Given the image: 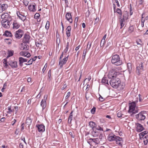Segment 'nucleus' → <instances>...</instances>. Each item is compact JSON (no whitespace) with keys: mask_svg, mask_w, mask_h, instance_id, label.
<instances>
[{"mask_svg":"<svg viewBox=\"0 0 148 148\" xmlns=\"http://www.w3.org/2000/svg\"><path fill=\"white\" fill-rule=\"evenodd\" d=\"M111 62L116 66H119L122 64V62L120 60L119 56L117 54L112 56Z\"/></svg>","mask_w":148,"mask_h":148,"instance_id":"nucleus-1","label":"nucleus"},{"mask_svg":"<svg viewBox=\"0 0 148 148\" xmlns=\"http://www.w3.org/2000/svg\"><path fill=\"white\" fill-rule=\"evenodd\" d=\"M136 102H133L129 103V109L128 112L135 114L138 112V110L136 106Z\"/></svg>","mask_w":148,"mask_h":148,"instance_id":"nucleus-2","label":"nucleus"},{"mask_svg":"<svg viewBox=\"0 0 148 148\" xmlns=\"http://www.w3.org/2000/svg\"><path fill=\"white\" fill-rule=\"evenodd\" d=\"M121 83L120 79L118 78L111 79L110 81L111 86L114 88H117Z\"/></svg>","mask_w":148,"mask_h":148,"instance_id":"nucleus-3","label":"nucleus"},{"mask_svg":"<svg viewBox=\"0 0 148 148\" xmlns=\"http://www.w3.org/2000/svg\"><path fill=\"white\" fill-rule=\"evenodd\" d=\"M27 11L25 10H23L21 11L17 12V14L19 18L22 21H24L26 18Z\"/></svg>","mask_w":148,"mask_h":148,"instance_id":"nucleus-4","label":"nucleus"},{"mask_svg":"<svg viewBox=\"0 0 148 148\" xmlns=\"http://www.w3.org/2000/svg\"><path fill=\"white\" fill-rule=\"evenodd\" d=\"M23 34V31L19 29L15 32L14 36L16 38L20 39L22 37Z\"/></svg>","mask_w":148,"mask_h":148,"instance_id":"nucleus-5","label":"nucleus"},{"mask_svg":"<svg viewBox=\"0 0 148 148\" xmlns=\"http://www.w3.org/2000/svg\"><path fill=\"white\" fill-rule=\"evenodd\" d=\"M48 96L47 95H45L44 96L43 99L42 100L40 103V106L42 107V111L45 108L46 106V101L47 99Z\"/></svg>","mask_w":148,"mask_h":148,"instance_id":"nucleus-6","label":"nucleus"},{"mask_svg":"<svg viewBox=\"0 0 148 148\" xmlns=\"http://www.w3.org/2000/svg\"><path fill=\"white\" fill-rule=\"evenodd\" d=\"M29 10L31 12H35L36 10V4L34 2L31 3L28 6Z\"/></svg>","mask_w":148,"mask_h":148,"instance_id":"nucleus-7","label":"nucleus"},{"mask_svg":"<svg viewBox=\"0 0 148 148\" xmlns=\"http://www.w3.org/2000/svg\"><path fill=\"white\" fill-rule=\"evenodd\" d=\"M2 26L5 28H9L10 27V22L8 20H3L1 21Z\"/></svg>","mask_w":148,"mask_h":148,"instance_id":"nucleus-8","label":"nucleus"},{"mask_svg":"<svg viewBox=\"0 0 148 148\" xmlns=\"http://www.w3.org/2000/svg\"><path fill=\"white\" fill-rule=\"evenodd\" d=\"M103 129L101 127V129L98 130L97 129L92 130V131L91 132V135L94 137H97L100 134V132L98 131H103Z\"/></svg>","mask_w":148,"mask_h":148,"instance_id":"nucleus-9","label":"nucleus"},{"mask_svg":"<svg viewBox=\"0 0 148 148\" xmlns=\"http://www.w3.org/2000/svg\"><path fill=\"white\" fill-rule=\"evenodd\" d=\"M108 76L109 78L114 79L116 78V73L114 70L112 69L109 72Z\"/></svg>","mask_w":148,"mask_h":148,"instance_id":"nucleus-10","label":"nucleus"},{"mask_svg":"<svg viewBox=\"0 0 148 148\" xmlns=\"http://www.w3.org/2000/svg\"><path fill=\"white\" fill-rule=\"evenodd\" d=\"M89 125L90 127L91 128L92 130L97 129L98 130L101 129V127L99 126H97V124L93 121H90L89 123Z\"/></svg>","mask_w":148,"mask_h":148,"instance_id":"nucleus-11","label":"nucleus"},{"mask_svg":"<svg viewBox=\"0 0 148 148\" xmlns=\"http://www.w3.org/2000/svg\"><path fill=\"white\" fill-rule=\"evenodd\" d=\"M69 56H68L67 57H65L63 58L62 59H61L59 60V64L60 65V67L62 68L64 65L65 64L67 61Z\"/></svg>","mask_w":148,"mask_h":148,"instance_id":"nucleus-12","label":"nucleus"},{"mask_svg":"<svg viewBox=\"0 0 148 148\" xmlns=\"http://www.w3.org/2000/svg\"><path fill=\"white\" fill-rule=\"evenodd\" d=\"M136 118L139 121L143 120L145 118V116L144 114L141 112L136 115Z\"/></svg>","mask_w":148,"mask_h":148,"instance_id":"nucleus-13","label":"nucleus"},{"mask_svg":"<svg viewBox=\"0 0 148 148\" xmlns=\"http://www.w3.org/2000/svg\"><path fill=\"white\" fill-rule=\"evenodd\" d=\"M30 39V36L27 34H25L23 38V43H27L29 42Z\"/></svg>","mask_w":148,"mask_h":148,"instance_id":"nucleus-14","label":"nucleus"},{"mask_svg":"<svg viewBox=\"0 0 148 148\" xmlns=\"http://www.w3.org/2000/svg\"><path fill=\"white\" fill-rule=\"evenodd\" d=\"M36 127L37 128L39 132H43L45 131V126L42 124L37 125Z\"/></svg>","mask_w":148,"mask_h":148,"instance_id":"nucleus-15","label":"nucleus"},{"mask_svg":"<svg viewBox=\"0 0 148 148\" xmlns=\"http://www.w3.org/2000/svg\"><path fill=\"white\" fill-rule=\"evenodd\" d=\"M65 18L66 20L70 23L73 22L72 15L71 13L67 12L65 16Z\"/></svg>","mask_w":148,"mask_h":148,"instance_id":"nucleus-16","label":"nucleus"},{"mask_svg":"<svg viewBox=\"0 0 148 148\" xmlns=\"http://www.w3.org/2000/svg\"><path fill=\"white\" fill-rule=\"evenodd\" d=\"M136 130L138 132H141L144 130V128L143 127V125L141 124L137 123L136 124Z\"/></svg>","mask_w":148,"mask_h":148,"instance_id":"nucleus-17","label":"nucleus"},{"mask_svg":"<svg viewBox=\"0 0 148 148\" xmlns=\"http://www.w3.org/2000/svg\"><path fill=\"white\" fill-rule=\"evenodd\" d=\"M20 55L22 56H24L27 58H29L31 56V54L28 51H22L20 53Z\"/></svg>","mask_w":148,"mask_h":148,"instance_id":"nucleus-18","label":"nucleus"},{"mask_svg":"<svg viewBox=\"0 0 148 148\" xmlns=\"http://www.w3.org/2000/svg\"><path fill=\"white\" fill-rule=\"evenodd\" d=\"M9 64L12 68H16L18 66L17 62L15 61H11L9 62Z\"/></svg>","mask_w":148,"mask_h":148,"instance_id":"nucleus-19","label":"nucleus"},{"mask_svg":"<svg viewBox=\"0 0 148 148\" xmlns=\"http://www.w3.org/2000/svg\"><path fill=\"white\" fill-rule=\"evenodd\" d=\"M116 136V135L113 133H111L108 136V140L110 142L113 141V140H114Z\"/></svg>","mask_w":148,"mask_h":148,"instance_id":"nucleus-20","label":"nucleus"},{"mask_svg":"<svg viewBox=\"0 0 148 148\" xmlns=\"http://www.w3.org/2000/svg\"><path fill=\"white\" fill-rule=\"evenodd\" d=\"M8 8L7 4H3L0 6V13L6 10Z\"/></svg>","mask_w":148,"mask_h":148,"instance_id":"nucleus-21","label":"nucleus"},{"mask_svg":"<svg viewBox=\"0 0 148 148\" xmlns=\"http://www.w3.org/2000/svg\"><path fill=\"white\" fill-rule=\"evenodd\" d=\"M117 138L116 143L119 145L122 146L123 142V139L119 136Z\"/></svg>","mask_w":148,"mask_h":148,"instance_id":"nucleus-22","label":"nucleus"},{"mask_svg":"<svg viewBox=\"0 0 148 148\" xmlns=\"http://www.w3.org/2000/svg\"><path fill=\"white\" fill-rule=\"evenodd\" d=\"M143 63L140 62L138 65H137L136 67V71H138V73H140V70H143Z\"/></svg>","mask_w":148,"mask_h":148,"instance_id":"nucleus-23","label":"nucleus"},{"mask_svg":"<svg viewBox=\"0 0 148 148\" xmlns=\"http://www.w3.org/2000/svg\"><path fill=\"white\" fill-rule=\"evenodd\" d=\"M13 29H17L20 26V25L18 22L16 21L15 20L14 21L13 23Z\"/></svg>","mask_w":148,"mask_h":148,"instance_id":"nucleus-24","label":"nucleus"},{"mask_svg":"<svg viewBox=\"0 0 148 148\" xmlns=\"http://www.w3.org/2000/svg\"><path fill=\"white\" fill-rule=\"evenodd\" d=\"M71 27L68 26L66 29V35L67 37H69L71 36Z\"/></svg>","mask_w":148,"mask_h":148,"instance_id":"nucleus-25","label":"nucleus"},{"mask_svg":"<svg viewBox=\"0 0 148 148\" xmlns=\"http://www.w3.org/2000/svg\"><path fill=\"white\" fill-rule=\"evenodd\" d=\"M19 65L22 66L23 65V63L27 61V60L26 59H25L22 57H20L18 58Z\"/></svg>","mask_w":148,"mask_h":148,"instance_id":"nucleus-26","label":"nucleus"},{"mask_svg":"<svg viewBox=\"0 0 148 148\" xmlns=\"http://www.w3.org/2000/svg\"><path fill=\"white\" fill-rule=\"evenodd\" d=\"M29 46L25 44L22 43L21 45L20 49L21 50H27L29 49Z\"/></svg>","mask_w":148,"mask_h":148,"instance_id":"nucleus-27","label":"nucleus"},{"mask_svg":"<svg viewBox=\"0 0 148 148\" xmlns=\"http://www.w3.org/2000/svg\"><path fill=\"white\" fill-rule=\"evenodd\" d=\"M9 16L10 15L8 14V13H4L1 15V18L3 20L5 19V20H8L7 19L9 17Z\"/></svg>","mask_w":148,"mask_h":148,"instance_id":"nucleus-28","label":"nucleus"},{"mask_svg":"<svg viewBox=\"0 0 148 148\" xmlns=\"http://www.w3.org/2000/svg\"><path fill=\"white\" fill-rule=\"evenodd\" d=\"M125 19L124 18V16L123 18H121L119 20V23L121 25L120 29H122L125 25Z\"/></svg>","mask_w":148,"mask_h":148,"instance_id":"nucleus-29","label":"nucleus"},{"mask_svg":"<svg viewBox=\"0 0 148 148\" xmlns=\"http://www.w3.org/2000/svg\"><path fill=\"white\" fill-rule=\"evenodd\" d=\"M73 111H72L71 112V113H70V114L69 116V118H68V123H71V121L72 120V118L73 116Z\"/></svg>","mask_w":148,"mask_h":148,"instance_id":"nucleus-30","label":"nucleus"},{"mask_svg":"<svg viewBox=\"0 0 148 148\" xmlns=\"http://www.w3.org/2000/svg\"><path fill=\"white\" fill-rule=\"evenodd\" d=\"M148 132L147 131H145L143 132H142L140 133L139 134V135L140 137V138H143V137L146 134H147Z\"/></svg>","mask_w":148,"mask_h":148,"instance_id":"nucleus-31","label":"nucleus"},{"mask_svg":"<svg viewBox=\"0 0 148 148\" xmlns=\"http://www.w3.org/2000/svg\"><path fill=\"white\" fill-rule=\"evenodd\" d=\"M32 121V119L31 118L29 117H28L26 119V123L29 125L31 124Z\"/></svg>","mask_w":148,"mask_h":148,"instance_id":"nucleus-32","label":"nucleus"},{"mask_svg":"<svg viewBox=\"0 0 148 148\" xmlns=\"http://www.w3.org/2000/svg\"><path fill=\"white\" fill-rule=\"evenodd\" d=\"M101 82L105 84H108V80L107 79V78L105 77H103L102 79Z\"/></svg>","mask_w":148,"mask_h":148,"instance_id":"nucleus-33","label":"nucleus"},{"mask_svg":"<svg viewBox=\"0 0 148 148\" xmlns=\"http://www.w3.org/2000/svg\"><path fill=\"white\" fill-rule=\"evenodd\" d=\"M4 35L6 36L11 37L12 36V34L11 32L8 31H5Z\"/></svg>","mask_w":148,"mask_h":148,"instance_id":"nucleus-34","label":"nucleus"},{"mask_svg":"<svg viewBox=\"0 0 148 148\" xmlns=\"http://www.w3.org/2000/svg\"><path fill=\"white\" fill-rule=\"evenodd\" d=\"M3 60V63L4 64V67L5 68H7L8 66V65L7 64V62L6 59H4Z\"/></svg>","mask_w":148,"mask_h":148,"instance_id":"nucleus-35","label":"nucleus"},{"mask_svg":"<svg viewBox=\"0 0 148 148\" xmlns=\"http://www.w3.org/2000/svg\"><path fill=\"white\" fill-rule=\"evenodd\" d=\"M23 2L25 6L26 7L28 5L30 0H23Z\"/></svg>","mask_w":148,"mask_h":148,"instance_id":"nucleus-36","label":"nucleus"},{"mask_svg":"<svg viewBox=\"0 0 148 148\" xmlns=\"http://www.w3.org/2000/svg\"><path fill=\"white\" fill-rule=\"evenodd\" d=\"M116 12L120 16V18H121V16L122 15V12L121 10L119 8H117L116 9Z\"/></svg>","mask_w":148,"mask_h":148,"instance_id":"nucleus-37","label":"nucleus"},{"mask_svg":"<svg viewBox=\"0 0 148 148\" xmlns=\"http://www.w3.org/2000/svg\"><path fill=\"white\" fill-rule=\"evenodd\" d=\"M134 27L133 26H130L129 27V28L128 32L130 33H131L134 31Z\"/></svg>","mask_w":148,"mask_h":148,"instance_id":"nucleus-38","label":"nucleus"},{"mask_svg":"<svg viewBox=\"0 0 148 148\" xmlns=\"http://www.w3.org/2000/svg\"><path fill=\"white\" fill-rule=\"evenodd\" d=\"M69 47V42H67L66 43V46L65 49L64 50V52L65 53H66L68 51Z\"/></svg>","mask_w":148,"mask_h":148,"instance_id":"nucleus-39","label":"nucleus"},{"mask_svg":"<svg viewBox=\"0 0 148 148\" xmlns=\"http://www.w3.org/2000/svg\"><path fill=\"white\" fill-rule=\"evenodd\" d=\"M36 47H40L42 46V43L41 41H39L36 42Z\"/></svg>","mask_w":148,"mask_h":148,"instance_id":"nucleus-40","label":"nucleus"},{"mask_svg":"<svg viewBox=\"0 0 148 148\" xmlns=\"http://www.w3.org/2000/svg\"><path fill=\"white\" fill-rule=\"evenodd\" d=\"M93 139L90 138L88 140L87 142L90 145H92L93 143Z\"/></svg>","mask_w":148,"mask_h":148,"instance_id":"nucleus-41","label":"nucleus"},{"mask_svg":"<svg viewBox=\"0 0 148 148\" xmlns=\"http://www.w3.org/2000/svg\"><path fill=\"white\" fill-rule=\"evenodd\" d=\"M106 37V34H105L103 37L102 39L101 42V43L103 42V44H104L105 43V39Z\"/></svg>","mask_w":148,"mask_h":148,"instance_id":"nucleus-42","label":"nucleus"},{"mask_svg":"<svg viewBox=\"0 0 148 148\" xmlns=\"http://www.w3.org/2000/svg\"><path fill=\"white\" fill-rule=\"evenodd\" d=\"M8 57H9L12 56L13 55L14 53V51L12 50H10L8 51Z\"/></svg>","mask_w":148,"mask_h":148,"instance_id":"nucleus-43","label":"nucleus"},{"mask_svg":"<svg viewBox=\"0 0 148 148\" xmlns=\"http://www.w3.org/2000/svg\"><path fill=\"white\" fill-rule=\"evenodd\" d=\"M49 21H47V23L46 24V25L45 26V28L46 29L48 30L49 28Z\"/></svg>","mask_w":148,"mask_h":148,"instance_id":"nucleus-44","label":"nucleus"},{"mask_svg":"<svg viewBox=\"0 0 148 148\" xmlns=\"http://www.w3.org/2000/svg\"><path fill=\"white\" fill-rule=\"evenodd\" d=\"M91 44L92 43L91 42H88V43L86 49H88V50H89L91 47Z\"/></svg>","mask_w":148,"mask_h":148,"instance_id":"nucleus-45","label":"nucleus"},{"mask_svg":"<svg viewBox=\"0 0 148 148\" xmlns=\"http://www.w3.org/2000/svg\"><path fill=\"white\" fill-rule=\"evenodd\" d=\"M123 115L122 112L121 111L117 113V116L119 118L121 117Z\"/></svg>","mask_w":148,"mask_h":148,"instance_id":"nucleus-46","label":"nucleus"},{"mask_svg":"<svg viewBox=\"0 0 148 148\" xmlns=\"http://www.w3.org/2000/svg\"><path fill=\"white\" fill-rule=\"evenodd\" d=\"M5 41L8 44L10 45L11 43V40L10 39H5Z\"/></svg>","mask_w":148,"mask_h":148,"instance_id":"nucleus-47","label":"nucleus"},{"mask_svg":"<svg viewBox=\"0 0 148 148\" xmlns=\"http://www.w3.org/2000/svg\"><path fill=\"white\" fill-rule=\"evenodd\" d=\"M93 143H95L96 144H97L99 143V140L98 138H93Z\"/></svg>","mask_w":148,"mask_h":148,"instance_id":"nucleus-48","label":"nucleus"},{"mask_svg":"<svg viewBox=\"0 0 148 148\" xmlns=\"http://www.w3.org/2000/svg\"><path fill=\"white\" fill-rule=\"evenodd\" d=\"M139 100L140 101H142L144 99L143 96H142L141 95L139 94Z\"/></svg>","mask_w":148,"mask_h":148,"instance_id":"nucleus-49","label":"nucleus"},{"mask_svg":"<svg viewBox=\"0 0 148 148\" xmlns=\"http://www.w3.org/2000/svg\"><path fill=\"white\" fill-rule=\"evenodd\" d=\"M8 111L7 113H10L11 112H12V110H11V106H10L8 107Z\"/></svg>","mask_w":148,"mask_h":148,"instance_id":"nucleus-50","label":"nucleus"},{"mask_svg":"<svg viewBox=\"0 0 148 148\" xmlns=\"http://www.w3.org/2000/svg\"><path fill=\"white\" fill-rule=\"evenodd\" d=\"M136 42L137 45H140L142 42L141 40L140 39H137L136 40Z\"/></svg>","mask_w":148,"mask_h":148,"instance_id":"nucleus-51","label":"nucleus"},{"mask_svg":"<svg viewBox=\"0 0 148 148\" xmlns=\"http://www.w3.org/2000/svg\"><path fill=\"white\" fill-rule=\"evenodd\" d=\"M96 109L95 107H93V108L91 110V112L92 114H94L95 113Z\"/></svg>","mask_w":148,"mask_h":148,"instance_id":"nucleus-52","label":"nucleus"},{"mask_svg":"<svg viewBox=\"0 0 148 148\" xmlns=\"http://www.w3.org/2000/svg\"><path fill=\"white\" fill-rule=\"evenodd\" d=\"M40 14L38 13H36L34 15V18L37 19L39 17Z\"/></svg>","mask_w":148,"mask_h":148,"instance_id":"nucleus-53","label":"nucleus"},{"mask_svg":"<svg viewBox=\"0 0 148 148\" xmlns=\"http://www.w3.org/2000/svg\"><path fill=\"white\" fill-rule=\"evenodd\" d=\"M47 63H46L45 64V66L42 70L43 73H44V72L45 71V70L46 69V68L47 67Z\"/></svg>","mask_w":148,"mask_h":148,"instance_id":"nucleus-54","label":"nucleus"},{"mask_svg":"<svg viewBox=\"0 0 148 148\" xmlns=\"http://www.w3.org/2000/svg\"><path fill=\"white\" fill-rule=\"evenodd\" d=\"M71 95V92H68L66 96L65 97V98L66 99H68L69 98V97Z\"/></svg>","mask_w":148,"mask_h":148,"instance_id":"nucleus-55","label":"nucleus"},{"mask_svg":"<svg viewBox=\"0 0 148 148\" xmlns=\"http://www.w3.org/2000/svg\"><path fill=\"white\" fill-rule=\"evenodd\" d=\"M25 126V123H22L21 126V131H23L24 130V127Z\"/></svg>","mask_w":148,"mask_h":148,"instance_id":"nucleus-56","label":"nucleus"},{"mask_svg":"<svg viewBox=\"0 0 148 148\" xmlns=\"http://www.w3.org/2000/svg\"><path fill=\"white\" fill-rule=\"evenodd\" d=\"M133 12H132V8L131 5H130V15H132V14Z\"/></svg>","mask_w":148,"mask_h":148,"instance_id":"nucleus-57","label":"nucleus"},{"mask_svg":"<svg viewBox=\"0 0 148 148\" xmlns=\"http://www.w3.org/2000/svg\"><path fill=\"white\" fill-rule=\"evenodd\" d=\"M33 62V60L32 59H30L28 62V64H31Z\"/></svg>","mask_w":148,"mask_h":148,"instance_id":"nucleus-58","label":"nucleus"},{"mask_svg":"<svg viewBox=\"0 0 148 148\" xmlns=\"http://www.w3.org/2000/svg\"><path fill=\"white\" fill-rule=\"evenodd\" d=\"M86 54L85 53H83V55H82V59L83 60H85V58H86Z\"/></svg>","mask_w":148,"mask_h":148,"instance_id":"nucleus-59","label":"nucleus"},{"mask_svg":"<svg viewBox=\"0 0 148 148\" xmlns=\"http://www.w3.org/2000/svg\"><path fill=\"white\" fill-rule=\"evenodd\" d=\"M67 85L66 84H65L63 86V87H62L61 88V90H64L65 88H66L67 87Z\"/></svg>","mask_w":148,"mask_h":148,"instance_id":"nucleus-60","label":"nucleus"},{"mask_svg":"<svg viewBox=\"0 0 148 148\" xmlns=\"http://www.w3.org/2000/svg\"><path fill=\"white\" fill-rule=\"evenodd\" d=\"M99 99L101 101H103L104 100L103 98L101 96L99 97Z\"/></svg>","mask_w":148,"mask_h":148,"instance_id":"nucleus-61","label":"nucleus"},{"mask_svg":"<svg viewBox=\"0 0 148 148\" xmlns=\"http://www.w3.org/2000/svg\"><path fill=\"white\" fill-rule=\"evenodd\" d=\"M16 120L15 119H14V120H13V121H12V125H13L15 123H16Z\"/></svg>","mask_w":148,"mask_h":148,"instance_id":"nucleus-62","label":"nucleus"},{"mask_svg":"<svg viewBox=\"0 0 148 148\" xmlns=\"http://www.w3.org/2000/svg\"><path fill=\"white\" fill-rule=\"evenodd\" d=\"M88 50H88V49H86L84 50L83 53H85L86 54L87 52L88 51Z\"/></svg>","mask_w":148,"mask_h":148,"instance_id":"nucleus-63","label":"nucleus"},{"mask_svg":"<svg viewBox=\"0 0 148 148\" xmlns=\"http://www.w3.org/2000/svg\"><path fill=\"white\" fill-rule=\"evenodd\" d=\"M91 79V76H88V78H86L85 79V80H84V81H85L87 79H88V81H90V80Z\"/></svg>","mask_w":148,"mask_h":148,"instance_id":"nucleus-64","label":"nucleus"}]
</instances>
